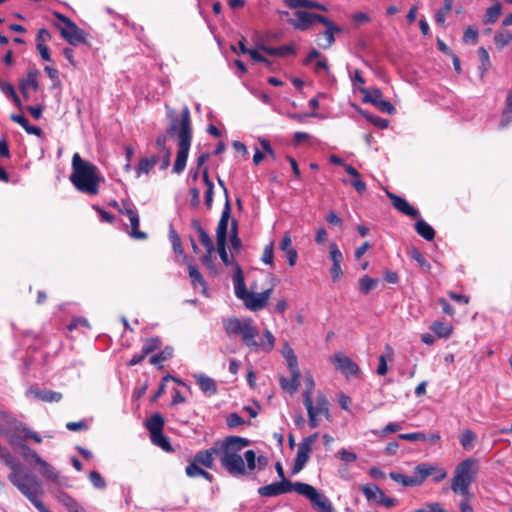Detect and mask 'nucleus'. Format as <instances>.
<instances>
[{
  "mask_svg": "<svg viewBox=\"0 0 512 512\" xmlns=\"http://www.w3.org/2000/svg\"><path fill=\"white\" fill-rule=\"evenodd\" d=\"M19 492L24 495L39 512H51L39 499L44 493L42 483L39 479H36Z\"/></svg>",
  "mask_w": 512,
  "mask_h": 512,
  "instance_id": "obj_11",
  "label": "nucleus"
},
{
  "mask_svg": "<svg viewBox=\"0 0 512 512\" xmlns=\"http://www.w3.org/2000/svg\"><path fill=\"white\" fill-rule=\"evenodd\" d=\"M230 242H231V246L234 250L240 249L241 240L238 237V223L235 219H233L231 222Z\"/></svg>",
  "mask_w": 512,
  "mask_h": 512,
  "instance_id": "obj_61",
  "label": "nucleus"
},
{
  "mask_svg": "<svg viewBox=\"0 0 512 512\" xmlns=\"http://www.w3.org/2000/svg\"><path fill=\"white\" fill-rule=\"evenodd\" d=\"M194 378L200 390L207 396H212L217 393V385L214 379L206 376L205 374H195Z\"/></svg>",
  "mask_w": 512,
  "mask_h": 512,
  "instance_id": "obj_24",
  "label": "nucleus"
},
{
  "mask_svg": "<svg viewBox=\"0 0 512 512\" xmlns=\"http://www.w3.org/2000/svg\"><path fill=\"white\" fill-rule=\"evenodd\" d=\"M279 248L286 254L288 264L294 266L298 259V253L296 249L292 247V240L289 232H286L282 237Z\"/></svg>",
  "mask_w": 512,
  "mask_h": 512,
  "instance_id": "obj_23",
  "label": "nucleus"
},
{
  "mask_svg": "<svg viewBox=\"0 0 512 512\" xmlns=\"http://www.w3.org/2000/svg\"><path fill=\"white\" fill-rule=\"evenodd\" d=\"M361 491L363 492L364 496L366 497L368 502H376L377 500L381 498V493H384L376 484L369 483L364 486H362Z\"/></svg>",
  "mask_w": 512,
  "mask_h": 512,
  "instance_id": "obj_42",
  "label": "nucleus"
},
{
  "mask_svg": "<svg viewBox=\"0 0 512 512\" xmlns=\"http://www.w3.org/2000/svg\"><path fill=\"white\" fill-rule=\"evenodd\" d=\"M292 491L306 497L318 512H335L332 502L315 487L307 483L284 480L258 489V493L262 497H275Z\"/></svg>",
  "mask_w": 512,
  "mask_h": 512,
  "instance_id": "obj_2",
  "label": "nucleus"
},
{
  "mask_svg": "<svg viewBox=\"0 0 512 512\" xmlns=\"http://www.w3.org/2000/svg\"><path fill=\"white\" fill-rule=\"evenodd\" d=\"M291 373V378L287 379L285 377L280 378V385L283 390H286L290 393H294L297 391L299 386V378H300V370L297 369L296 376H294V372Z\"/></svg>",
  "mask_w": 512,
  "mask_h": 512,
  "instance_id": "obj_40",
  "label": "nucleus"
},
{
  "mask_svg": "<svg viewBox=\"0 0 512 512\" xmlns=\"http://www.w3.org/2000/svg\"><path fill=\"white\" fill-rule=\"evenodd\" d=\"M153 168L154 166L146 157L141 158L139 163L135 166L136 178L141 177L142 174H149Z\"/></svg>",
  "mask_w": 512,
  "mask_h": 512,
  "instance_id": "obj_60",
  "label": "nucleus"
},
{
  "mask_svg": "<svg viewBox=\"0 0 512 512\" xmlns=\"http://www.w3.org/2000/svg\"><path fill=\"white\" fill-rule=\"evenodd\" d=\"M29 393L35 398L49 403L59 402L62 399V394L60 392L46 388L32 387L29 389Z\"/></svg>",
  "mask_w": 512,
  "mask_h": 512,
  "instance_id": "obj_22",
  "label": "nucleus"
},
{
  "mask_svg": "<svg viewBox=\"0 0 512 512\" xmlns=\"http://www.w3.org/2000/svg\"><path fill=\"white\" fill-rule=\"evenodd\" d=\"M476 464V459L468 458L456 466L451 480V490L455 494H459L464 498L471 497L470 486L478 472Z\"/></svg>",
  "mask_w": 512,
  "mask_h": 512,
  "instance_id": "obj_8",
  "label": "nucleus"
},
{
  "mask_svg": "<svg viewBox=\"0 0 512 512\" xmlns=\"http://www.w3.org/2000/svg\"><path fill=\"white\" fill-rule=\"evenodd\" d=\"M281 354L287 362V366L290 372H294L296 375L298 367V359L294 353V350L289 345L288 342H285L281 349Z\"/></svg>",
  "mask_w": 512,
  "mask_h": 512,
  "instance_id": "obj_31",
  "label": "nucleus"
},
{
  "mask_svg": "<svg viewBox=\"0 0 512 512\" xmlns=\"http://www.w3.org/2000/svg\"><path fill=\"white\" fill-rule=\"evenodd\" d=\"M150 438H151V442L160 447L161 449H163L164 451H171L172 450V447H171V444L169 442V439L168 437H166L164 434H163V431L162 432H158V433H154V434H151L150 435Z\"/></svg>",
  "mask_w": 512,
  "mask_h": 512,
  "instance_id": "obj_50",
  "label": "nucleus"
},
{
  "mask_svg": "<svg viewBox=\"0 0 512 512\" xmlns=\"http://www.w3.org/2000/svg\"><path fill=\"white\" fill-rule=\"evenodd\" d=\"M430 329L439 338H448L452 333V326L440 321L433 322Z\"/></svg>",
  "mask_w": 512,
  "mask_h": 512,
  "instance_id": "obj_44",
  "label": "nucleus"
},
{
  "mask_svg": "<svg viewBox=\"0 0 512 512\" xmlns=\"http://www.w3.org/2000/svg\"><path fill=\"white\" fill-rule=\"evenodd\" d=\"M185 473L190 478L202 477L209 482L213 481V475L201 468L200 465H197L196 463L189 462L185 468Z\"/></svg>",
  "mask_w": 512,
  "mask_h": 512,
  "instance_id": "obj_35",
  "label": "nucleus"
},
{
  "mask_svg": "<svg viewBox=\"0 0 512 512\" xmlns=\"http://www.w3.org/2000/svg\"><path fill=\"white\" fill-rule=\"evenodd\" d=\"M494 42L498 48H504L512 42V34L509 31H498L494 35Z\"/></svg>",
  "mask_w": 512,
  "mask_h": 512,
  "instance_id": "obj_57",
  "label": "nucleus"
},
{
  "mask_svg": "<svg viewBox=\"0 0 512 512\" xmlns=\"http://www.w3.org/2000/svg\"><path fill=\"white\" fill-rule=\"evenodd\" d=\"M261 260L267 265H274V242H270L265 246Z\"/></svg>",
  "mask_w": 512,
  "mask_h": 512,
  "instance_id": "obj_62",
  "label": "nucleus"
},
{
  "mask_svg": "<svg viewBox=\"0 0 512 512\" xmlns=\"http://www.w3.org/2000/svg\"><path fill=\"white\" fill-rule=\"evenodd\" d=\"M203 181L207 187V189L205 191V204H206L207 208L210 209L212 206V202H213L214 184L209 179L207 169H205L203 172Z\"/></svg>",
  "mask_w": 512,
  "mask_h": 512,
  "instance_id": "obj_49",
  "label": "nucleus"
},
{
  "mask_svg": "<svg viewBox=\"0 0 512 512\" xmlns=\"http://www.w3.org/2000/svg\"><path fill=\"white\" fill-rule=\"evenodd\" d=\"M233 285H234V293L235 296L240 299L244 300L247 295L250 293V291L247 290L244 280V275L242 272V269L239 264L235 263V273L233 275Z\"/></svg>",
  "mask_w": 512,
  "mask_h": 512,
  "instance_id": "obj_21",
  "label": "nucleus"
},
{
  "mask_svg": "<svg viewBox=\"0 0 512 512\" xmlns=\"http://www.w3.org/2000/svg\"><path fill=\"white\" fill-rule=\"evenodd\" d=\"M173 356V348L170 346L165 347L160 352L153 354L150 357V363L157 366L159 369H161L162 363L168 359H170Z\"/></svg>",
  "mask_w": 512,
  "mask_h": 512,
  "instance_id": "obj_43",
  "label": "nucleus"
},
{
  "mask_svg": "<svg viewBox=\"0 0 512 512\" xmlns=\"http://www.w3.org/2000/svg\"><path fill=\"white\" fill-rule=\"evenodd\" d=\"M55 497L69 512H85L84 508L76 501V499L65 491H58Z\"/></svg>",
  "mask_w": 512,
  "mask_h": 512,
  "instance_id": "obj_25",
  "label": "nucleus"
},
{
  "mask_svg": "<svg viewBox=\"0 0 512 512\" xmlns=\"http://www.w3.org/2000/svg\"><path fill=\"white\" fill-rule=\"evenodd\" d=\"M249 444L247 438L235 435L227 436L221 441L220 462L230 475L239 477L246 474L244 459L239 452Z\"/></svg>",
  "mask_w": 512,
  "mask_h": 512,
  "instance_id": "obj_5",
  "label": "nucleus"
},
{
  "mask_svg": "<svg viewBox=\"0 0 512 512\" xmlns=\"http://www.w3.org/2000/svg\"><path fill=\"white\" fill-rule=\"evenodd\" d=\"M318 433H313L308 437L303 438L299 445L296 454V458L294 461L293 468L291 470L292 475L298 474L306 465L310 458V453L312 451V445L317 440Z\"/></svg>",
  "mask_w": 512,
  "mask_h": 512,
  "instance_id": "obj_9",
  "label": "nucleus"
},
{
  "mask_svg": "<svg viewBox=\"0 0 512 512\" xmlns=\"http://www.w3.org/2000/svg\"><path fill=\"white\" fill-rule=\"evenodd\" d=\"M129 220H130V224H131L130 236L137 240L146 239L147 234L145 232L139 230V225H140L139 214H133V217H131Z\"/></svg>",
  "mask_w": 512,
  "mask_h": 512,
  "instance_id": "obj_47",
  "label": "nucleus"
},
{
  "mask_svg": "<svg viewBox=\"0 0 512 512\" xmlns=\"http://www.w3.org/2000/svg\"><path fill=\"white\" fill-rule=\"evenodd\" d=\"M37 77H38V70L31 69L30 71H28L26 77L20 79L19 89L20 90L37 91L39 89V82H38Z\"/></svg>",
  "mask_w": 512,
  "mask_h": 512,
  "instance_id": "obj_30",
  "label": "nucleus"
},
{
  "mask_svg": "<svg viewBox=\"0 0 512 512\" xmlns=\"http://www.w3.org/2000/svg\"><path fill=\"white\" fill-rule=\"evenodd\" d=\"M171 136L178 135V151L173 165L172 172L181 174L187 164L189 150L192 142V129L190 111L187 106L181 112V120L175 117L167 129Z\"/></svg>",
  "mask_w": 512,
  "mask_h": 512,
  "instance_id": "obj_4",
  "label": "nucleus"
},
{
  "mask_svg": "<svg viewBox=\"0 0 512 512\" xmlns=\"http://www.w3.org/2000/svg\"><path fill=\"white\" fill-rule=\"evenodd\" d=\"M88 479L96 489L104 490L107 487L106 480L98 471H90L88 474Z\"/></svg>",
  "mask_w": 512,
  "mask_h": 512,
  "instance_id": "obj_56",
  "label": "nucleus"
},
{
  "mask_svg": "<svg viewBox=\"0 0 512 512\" xmlns=\"http://www.w3.org/2000/svg\"><path fill=\"white\" fill-rule=\"evenodd\" d=\"M160 344V339L157 337L148 339L142 347L144 355H148L157 350L160 347Z\"/></svg>",
  "mask_w": 512,
  "mask_h": 512,
  "instance_id": "obj_64",
  "label": "nucleus"
},
{
  "mask_svg": "<svg viewBox=\"0 0 512 512\" xmlns=\"http://www.w3.org/2000/svg\"><path fill=\"white\" fill-rule=\"evenodd\" d=\"M478 55L481 61V65L479 67L480 76L483 77L491 66L490 57L488 51L484 47H480L478 49Z\"/></svg>",
  "mask_w": 512,
  "mask_h": 512,
  "instance_id": "obj_53",
  "label": "nucleus"
},
{
  "mask_svg": "<svg viewBox=\"0 0 512 512\" xmlns=\"http://www.w3.org/2000/svg\"><path fill=\"white\" fill-rule=\"evenodd\" d=\"M389 477L396 483H399L405 487H416L417 486V481H415L413 475L407 476L400 472L392 471L389 473Z\"/></svg>",
  "mask_w": 512,
  "mask_h": 512,
  "instance_id": "obj_45",
  "label": "nucleus"
},
{
  "mask_svg": "<svg viewBox=\"0 0 512 512\" xmlns=\"http://www.w3.org/2000/svg\"><path fill=\"white\" fill-rule=\"evenodd\" d=\"M193 227L197 231L199 240H200L201 244L207 250V253H209V254L213 253L214 252V244H213L211 237L208 235V233L202 228L200 223L197 221L193 222Z\"/></svg>",
  "mask_w": 512,
  "mask_h": 512,
  "instance_id": "obj_36",
  "label": "nucleus"
},
{
  "mask_svg": "<svg viewBox=\"0 0 512 512\" xmlns=\"http://www.w3.org/2000/svg\"><path fill=\"white\" fill-rule=\"evenodd\" d=\"M272 293V289H266L260 293L250 292L247 297L243 300L244 305L250 311H259L262 310Z\"/></svg>",
  "mask_w": 512,
  "mask_h": 512,
  "instance_id": "obj_14",
  "label": "nucleus"
},
{
  "mask_svg": "<svg viewBox=\"0 0 512 512\" xmlns=\"http://www.w3.org/2000/svg\"><path fill=\"white\" fill-rule=\"evenodd\" d=\"M150 435L163 431L164 418L161 414L155 413L145 423Z\"/></svg>",
  "mask_w": 512,
  "mask_h": 512,
  "instance_id": "obj_39",
  "label": "nucleus"
},
{
  "mask_svg": "<svg viewBox=\"0 0 512 512\" xmlns=\"http://www.w3.org/2000/svg\"><path fill=\"white\" fill-rule=\"evenodd\" d=\"M410 256L412 259H414L418 265L421 267L423 272H430L431 270V264L426 260V258L422 255V253L417 250L416 248H413L410 251Z\"/></svg>",
  "mask_w": 512,
  "mask_h": 512,
  "instance_id": "obj_54",
  "label": "nucleus"
},
{
  "mask_svg": "<svg viewBox=\"0 0 512 512\" xmlns=\"http://www.w3.org/2000/svg\"><path fill=\"white\" fill-rule=\"evenodd\" d=\"M0 461L10 469L8 479L11 484L18 489V491H21L30 483L38 479L35 475L29 472L24 464L17 460L6 447L1 445Z\"/></svg>",
  "mask_w": 512,
  "mask_h": 512,
  "instance_id": "obj_6",
  "label": "nucleus"
},
{
  "mask_svg": "<svg viewBox=\"0 0 512 512\" xmlns=\"http://www.w3.org/2000/svg\"><path fill=\"white\" fill-rule=\"evenodd\" d=\"M330 259L332 264H341L343 261V254L339 250L336 243H331L329 246Z\"/></svg>",
  "mask_w": 512,
  "mask_h": 512,
  "instance_id": "obj_63",
  "label": "nucleus"
},
{
  "mask_svg": "<svg viewBox=\"0 0 512 512\" xmlns=\"http://www.w3.org/2000/svg\"><path fill=\"white\" fill-rule=\"evenodd\" d=\"M17 447L14 449L16 452H19L21 456L28 462V463H36L37 458H40L39 454L31 449L25 441L22 443H15Z\"/></svg>",
  "mask_w": 512,
  "mask_h": 512,
  "instance_id": "obj_38",
  "label": "nucleus"
},
{
  "mask_svg": "<svg viewBox=\"0 0 512 512\" xmlns=\"http://www.w3.org/2000/svg\"><path fill=\"white\" fill-rule=\"evenodd\" d=\"M321 70L326 72V75L328 76V78L331 82L334 83L336 81L335 77L330 72V68H329L327 59L323 56L317 60V62L315 63V65L313 67V71L315 74H320Z\"/></svg>",
  "mask_w": 512,
  "mask_h": 512,
  "instance_id": "obj_55",
  "label": "nucleus"
},
{
  "mask_svg": "<svg viewBox=\"0 0 512 512\" xmlns=\"http://www.w3.org/2000/svg\"><path fill=\"white\" fill-rule=\"evenodd\" d=\"M502 12V5L497 2L493 6L489 7L485 13L484 16V23L485 24H492L495 23Z\"/></svg>",
  "mask_w": 512,
  "mask_h": 512,
  "instance_id": "obj_48",
  "label": "nucleus"
},
{
  "mask_svg": "<svg viewBox=\"0 0 512 512\" xmlns=\"http://www.w3.org/2000/svg\"><path fill=\"white\" fill-rule=\"evenodd\" d=\"M393 353L394 352H393L392 347L389 345H386L385 353L381 354L378 358L379 364H378L377 371H376L378 375L383 376L387 373V371H388L387 358H389V359L392 358Z\"/></svg>",
  "mask_w": 512,
  "mask_h": 512,
  "instance_id": "obj_46",
  "label": "nucleus"
},
{
  "mask_svg": "<svg viewBox=\"0 0 512 512\" xmlns=\"http://www.w3.org/2000/svg\"><path fill=\"white\" fill-rule=\"evenodd\" d=\"M260 49L270 56L285 57L287 55L296 54V48L293 44L282 45L278 47L262 45Z\"/></svg>",
  "mask_w": 512,
  "mask_h": 512,
  "instance_id": "obj_27",
  "label": "nucleus"
},
{
  "mask_svg": "<svg viewBox=\"0 0 512 512\" xmlns=\"http://www.w3.org/2000/svg\"><path fill=\"white\" fill-rule=\"evenodd\" d=\"M189 277L191 279V284L196 289L197 286L202 288L201 293L205 296L208 295V289L206 281L204 280L202 274L199 272L198 268L195 265L188 266Z\"/></svg>",
  "mask_w": 512,
  "mask_h": 512,
  "instance_id": "obj_32",
  "label": "nucleus"
},
{
  "mask_svg": "<svg viewBox=\"0 0 512 512\" xmlns=\"http://www.w3.org/2000/svg\"><path fill=\"white\" fill-rule=\"evenodd\" d=\"M0 461L10 469L8 479L11 484L18 489V491H21L30 483L38 479L35 475L29 472L24 464L17 460L6 447L1 445Z\"/></svg>",
  "mask_w": 512,
  "mask_h": 512,
  "instance_id": "obj_7",
  "label": "nucleus"
},
{
  "mask_svg": "<svg viewBox=\"0 0 512 512\" xmlns=\"http://www.w3.org/2000/svg\"><path fill=\"white\" fill-rule=\"evenodd\" d=\"M169 239H170L173 251L178 255L182 254L184 252V249L182 246L181 239L172 226H170V229H169Z\"/></svg>",
  "mask_w": 512,
  "mask_h": 512,
  "instance_id": "obj_58",
  "label": "nucleus"
},
{
  "mask_svg": "<svg viewBox=\"0 0 512 512\" xmlns=\"http://www.w3.org/2000/svg\"><path fill=\"white\" fill-rule=\"evenodd\" d=\"M342 31L341 27H332L325 29L323 32L317 35L318 39H324V43L319 42V46L322 49H329L335 42V34Z\"/></svg>",
  "mask_w": 512,
  "mask_h": 512,
  "instance_id": "obj_34",
  "label": "nucleus"
},
{
  "mask_svg": "<svg viewBox=\"0 0 512 512\" xmlns=\"http://www.w3.org/2000/svg\"><path fill=\"white\" fill-rule=\"evenodd\" d=\"M437 470V467L433 464L420 463L414 469V479L417 481V486L424 483L427 477L432 475Z\"/></svg>",
  "mask_w": 512,
  "mask_h": 512,
  "instance_id": "obj_26",
  "label": "nucleus"
},
{
  "mask_svg": "<svg viewBox=\"0 0 512 512\" xmlns=\"http://www.w3.org/2000/svg\"><path fill=\"white\" fill-rule=\"evenodd\" d=\"M71 166L72 173L69 179L74 187L83 194L89 196L97 195L100 183L103 181L98 167L84 160L79 153L73 155Z\"/></svg>",
  "mask_w": 512,
  "mask_h": 512,
  "instance_id": "obj_3",
  "label": "nucleus"
},
{
  "mask_svg": "<svg viewBox=\"0 0 512 512\" xmlns=\"http://www.w3.org/2000/svg\"><path fill=\"white\" fill-rule=\"evenodd\" d=\"M303 403L306 407L307 413H308V425L310 428H316L319 425L318 415L317 413H314L313 410V400L310 395L309 390H305L303 392Z\"/></svg>",
  "mask_w": 512,
  "mask_h": 512,
  "instance_id": "obj_28",
  "label": "nucleus"
},
{
  "mask_svg": "<svg viewBox=\"0 0 512 512\" xmlns=\"http://www.w3.org/2000/svg\"><path fill=\"white\" fill-rule=\"evenodd\" d=\"M35 464L38 465L39 473L46 481L60 483V473L50 463L40 457Z\"/></svg>",
  "mask_w": 512,
  "mask_h": 512,
  "instance_id": "obj_20",
  "label": "nucleus"
},
{
  "mask_svg": "<svg viewBox=\"0 0 512 512\" xmlns=\"http://www.w3.org/2000/svg\"><path fill=\"white\" fill-rule=\"evenodd\" d=\"M27 430H28V427L23 422L13 418L12 416H9L7 414H3L1 416V421H0V434L1 435L18 432V433H23L25 436Z\"/></svg>",
  "mask_w": 512,
  "mask_h": 512,
  "instance_id": "obj_17",
  "label": "nucleus"
},
{
  "mask_svg": "<svg viewBox=\"0 0 512 512\" xmlns=\"http://www.w3.org/2000/svg\"><path fill=\"white\" fill-rule=\"evenodd\" d=\"M476 434L472 430H465L460 436V444L465 450H470L474 447Z\"/></svg>",
  "mask_w": 512,
  "mask_h": 512,
  "instance_id": "obj_52",
  "label": "nucleus"
},
{
  "mask_svg": "<svg viewBox=\"0 0 512 512\" xmlns=\"http://www.w3.org/2000/svg\"><path fill=\"white\" fill-rule=\"evenodd\" d=\"M284 4L291 9L304 7L310 9H317L321 11H327V7L324 4L312 0H284Z\"/></svg>",
  "mask_w": 512,
  "mask_h": 512,
  "instance_id": "obj_29",
  "label": "nucleus"
},
{
  "mask_svg": "<svg viewBox=\"0 0 512 512\" xmlns=\"http://www.w3.org/2000/svg\"><path fill=\"white\" fill-rule=\"evenodd\" d=\"M379 284L378 278H372L368 275H364L358 281V290L361 294L367 295L374 290Z\"/></svg>",
  "mask_w": 512,
  "mask_h": 512,
  "instance_id": "obj_37",
  "label": "nucleus"
},
{
  "mask_svg": "<svg viewBox=\"0 0 512 512\" xmlns=\"http://www.w3.org/2000/svg\"><path fill=\"white\" fill-rule=\"evenodd\" d=\"M388 198L391 200L393 207L399 212L411 217V218H419L420 213L417 209L411 206L406 199L387 191L386 192Z\"/></svg>",
  "mask_w": 512,
  "mask_h": 512,
  "instance_id": "obj_19",
  "label": "nucleus"
},
{
  "mask_svg": "<svg viewBox=\"0 0 512 512\" xmlns=\"http://www.w3.org/2000/svg\"><path fill=\"white\" fill-rule=\"evenodd\" d=\"M333 363L336 369L341 371L347 378L360 374L359 366L345 355H335L333 357Z\"/></svg>",
  "mask_w": 512,
  "mask_h": 512,
  "instance_id": "obj_16",
  "label": "nucleus"
},
{
  "mask_svg": "<svg viewBox=\"0 0 512 512\" xmlns=\"http://www.w3.org/2000/svg\"><path fill=\"white\" fill-rule=\"evenodd\" d=\"M453 7L452 0H444V5L441 9H439L435 14V21L439 26H443L446 21L447 14L450 13Z\"/></svg>",
  "mask_w": 512,
  "mask_h": 512,
  "instance_id": "obj_51",
  "label": "nucleus"
},
{
  "mask_svg": "<svg viewBox=\"0 0 512 512\" xmlns=\"http://www.w3.org/2000/svg\"><path fill=\"white\" fill-rule=\"evenodd\" d=\"M417 221L414 225V228L418 235H420L422 238H424L427 241H432L435 238V230L434 228L427 223L424 219L421 217L416 218Z\"/></svg>",
  "mask_w": 512,
  "mask_h": 512,
  "instance_id": "obj_33",
  "label": "nucleus"
},
{
  "mask_svg": "<svg viewBox=\"0 0 512 512\" xmlns=\"http://www.w3.org/2000/svg\"><path fill=\"white\" fill-rule=\"evenodd\" d=\"M315 14L303 10L295 9L293 17L287 19V23L290 24L295 30L307 31L315 23Z\"/></svg>",
  "mask_w": 512,
  "mask_h": 512,
  "instance_id": "obj_13",
  "label": "nucleus"
},
{
  "mask_svg": "<svg viewBox=\"0 0 512 512\" xmlns=\"http://www.w3.org/2000/svg\"><path fill=\"white\" fill-rule=\"evenodd\" d=\"M362 116L367 119L369 122H371L374 126L380 129H386L389 125V122L387 119L379 117V116H372L368 112L361 111Z\"/></svg>",
  "mask_w": 512,
  "mask_h": 512,
  "instance_id": "obj_59",
  "label": "nucleus"
},
{
  "mask_svg": "<svg viewBox=\"0 0 512 512\" xmlns=\"http://www.w3.org/2000/svg\"><path fill=\"white\" fill-rule=\"evenodd\" d=\"M360 92L364 95V102L371 103L372 105L377 107L381 112L388 114L395 113V107L391 102L383 99V95L380 89L373 88L372 90H368L366 88H362L360 89Z\"/></svg>",
  "mask_w": 512,
  "mask_h": 512,
  "instance_id": "obj_10",
  "label": "nucleus"
},
{
  "mask_svg": "<svg viewBox=\"0 0 512 512\" xmlns=\"http://www.w3.org/2000/svg\"><path fill=\"white\" fill-rule=\"evenodd\" d=\"M223 329L229 338H240L251 352L270 353L275 346L276 338L268 329L263 331L262 340L257 341L259 330L250 317H229L223 319Z\"/></svg>",
  "mask_w": 512,
  "mask_h": 512,
  "instance_id": "obj_1",
  "label": "nucleus"
},
{
  "mask_svg": "<svg viewBox=\"0 0 512 512\" xmlns=\"http://www.w3.org/2000/svg\"><path fill=\"white\" fill-rule=\"evenodd\" d=\"M61 36L72 46L86 43V34L74 22L69 26L59 27Z\"/></svg>",
  "mask_w": 512,
  "mask_h": 512,
  "instance_id": "obj_15",
  "label": "nucleus"
},
{
  "mask_svg": "<svg viewBox=\"0 0 512 512\" xmlns=\"http://www.w3.org/2000/svg\"><path fill=\"white\" fill-rule=\"evenodd\" d=\"M220 447L221 441H216L212 447L196 452L190 462L200 466L202 465L208 469H213L215 457L218 456L220 458Z\"/></svg>",
  "mask_w": 512,
  "mask_h": 512,
  "instance_id": "obj_12",
  "label": "nucleus"
},
{
  "mask_svg": "<svg viewBox=\"0 0 512 512\" xmlns=\"http://www.w3.org/2000/svg\"><path fill=\"white\" fill-rule=\"evenodd\" d=\"M231 215V204L230 200L227 199L225 201V205L220 217V220L216 229V241L218 243H226L227 241V231H228V223Z\"/></svg>",
  "mask_w": 512,
  "mask_h": 512,
  "instance_id": "obj_18",
  "label": "nucleus"
},
{
  "mask_svg": "<svg viewBox=\"0 0 512 512\" xmlns=\"http://www.w3.org/2000/svg\"><path fill=\"white\" fill-rule=\"evenodd\" d=\"M313 410L314 413L324 415L326 419H329L330 417V410H329V401L327 397L320 393L317 395L316 403L313 404Z\"/></svg>",
  "mask_w": 512,
  "mask_h": 512,
  "instance_id": "obj_41",
  "label": "nucleus"
}]
</instances>
